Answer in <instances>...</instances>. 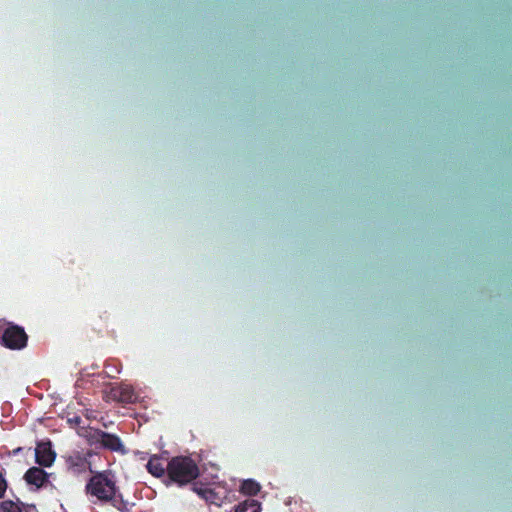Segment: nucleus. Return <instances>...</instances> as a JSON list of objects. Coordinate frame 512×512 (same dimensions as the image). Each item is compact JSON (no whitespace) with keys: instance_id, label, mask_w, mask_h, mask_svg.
<instances>
[{"instance_id":"1","label":"nucleus","mask_w":512,"mask_h":512,"mask_svg":"<svg viewBox=\"0 0 512 512\" xmlns=\"http://www.w3.org/2000/svg\"><path fill=\"white\" fill-rule=\"evenodd\" d=\"M200 475L197 463L189 456H175L168 461V479L179 486L193 482Z\"/></svg>"},{"instance_id":"2","label":"nucleus","mask_w":512,"mask_h":512,"mask_svg":"<svg viewBox=\"0 0 512 512\" xmlns=\"http://www.w3.org/2000/svg\"><path fill=\"white\" fill-rule=\"evenodd\" d=\"M86 493L97 498L100 502H109L117 494L118 489L111 472H98L86 484Z\"/></svg>"},{"instance_id":"3","label":"nucleus","mask_w":512,"mask_h":512,"mask_svg":"<svg viewBox=\"0 0 512 512\" xmlns=\"http://www.w3.org/2000/svg\"><path fill=\"white\" fill-rule=\"evenodd\" d=\"M84 437L90 446L121 454L126 453L122 440L116 434L108 433L98 428H89L86 430Z\"/></svg>"},{"instance_id":"4","label":"nucleus","mask_w":512,"mask_h":512,"mask_svg":"<svg viewBox=\"0 0 512 512\" xmlns=\"http://www.w3.org/2000/svg\"><path fill=\"white\" fill-rule=\"evenodd\" d=\"M95 455L91 449L71 450L62 456L65 470L78 476L86 472H92L90 458Z\"/></svg>"},{"instance_id":"5","label":"nucleus","mask_w":512,"mask_h":512,"mask_svg":"<svg viewBox=\"0 0 512 512\" xmlns=\"http://www.w3.org/2000/svg\"><path fill=\"white\" fill-rule=\"evenodd\" d=\"M28 335L24 328L8 323L1 336L0 343L10 350H21L27 346Z\"/></svg>"},{"instance_id":"6","label":"nucleus","mask_w":512,"mask_h":512,"mask_svg":"<svg viewBox=\"0 0 512 512\" xmlns=\"http://www.w3.org/2000/svg\"><path fill=\"white\" fill-rule=\"evenodd\" d=\"M108 399L122 404H132L137 401V394L128 384H117L110 388L107 392Z\"/></svg>"},{"instance_id":"7","label":"nucleus","mask_w":512,"mask_h":512,"mask_svg":"<svg viewBox=\"0 0 512 512\" xmlns=\"http://www.w3.org/2000/svg\"><path fill=\"white\" fill-rule=\"evenodd\" d=\"M55 452L52 450L51 443L40 442L35 449L36 462L44 467H49L55 460Z\"/></svg>"},{"instance_id":"8","label":"nucleus","mask_w":512,"mask_h":512,"mask_svg":"<svg viewBox=\"0 0 512 512\" xmlns=\"http://www.w3.org/2000/svg\"><path fill=\"white\" fill-rule=\"evenodd\" d=\"M147 470L153 476L160 478L168 476V461H165L157 455H153L147 462Z\"/></svg>"},{"instance_id":"9","label":"nucleus","mask_w":512,"mask_h":512,"mask_svg":"<svg viewBox=\"0 0 512 512\" xmlns=\"http://www.w3.org/2000/svg\"><path fill=\"white\" fill-rule=\"evenodd\" d=\"M24 479L28 484L40 488L48 481V474L42 468L32 467L26 471Z\"/></svg>"},{"instance_id":"10","label":"nucleus","mask_w":512,"mask_h":512,"mask_svg":"<svg viewBox=\"0 0 512 512\" xmlns=\"http://www.w3.org/2000/svg\"><path fill=\"white\" fill-rule=\"evenodd\" d=\"M0 512H30L20 500H4L0 502Z\"/></svg>"},{"instance_id":"11","label":"nucleus","mask_w":512,"mask_h":512,"mask_svg":"<svg viewBox=\"0 0 512 512\" xmlns=\"http://www.w3.org/2000/svg\"><path fill=\"white\" fill-rule=\"evenodd\" d=\"M111 505L120 512H134V503H130L122 498L121 494H116L110 501Z\"/></svg>"},{"instance_id":"12","label":"nucleus","mask_w":512,"mask_h":512,"mask_svg":"<svg viewBox=\"0 0 512 512\" xmlns=\"http://www.w3.org/2000/svg\"><path fill=\"white\" fill-rule=\"evenodd\" d=\"M261 504L254 499H247L235 507V512H260Z\"/></svg>"},{"instance_id":"13","label":"nucleus","mask_w":512,"mask_h":512,"mask_svg":"<svg viewBox=\"0 0 512 512\" xmlns=\"http://www.w3.org/2000/svg\"><path fill=\"white\" fill-rule=\"evenodd\" d=\"M260 485L253 479L244 480L240 486V492L244 495L255 496L260 491Z\"/></svg>"},{"instance_id":"14","label":"nucleus","mask_w":512,"mask_h":512,"mask_svg":"<svg viewBox=\"0 0 512 512\" xmlns=\"http://www.w3.org/2000/svg\"><path fill=\"white\" fill-rule=\"evenodd\" d=\"M207 496H206V499L205 501L209 504H214V505H217V506H220L221 505V498L220 496L218 495V493L211 489L210 492H207Z\"/></svg>"},{"instance_id":"15","label":"nucleus","mask_w":512,"mask_h":512,"mask_svg":"<svg viewBox=\"0 0 512 512\" xmlns=\"http://www.w3.org/2000/svg\"><path fill=\"white\" fill-rule=\"evenodd\" d=\"M8 488L7 480L3 472L0 471V499H3Z\"/></svg>"},{"instance_id":"16","label":"nucleus","mask_w":512,"mask_h":512,"mask_svg":"<svg viewBox=\"0 0 512 512\" xmlns=\"http://www.w3.org/2000/svg\"><path fill=\"white\" fill-rule=\"evenodd\" d=\"M210 490L211 488L209 487H197L196 485L193 486V491L204 500L206 499V496L208 494L207 492H210Z\"/></svg>"},{"instance_id":"17","label":"nucleus","mask_w":512,"mask_h":512,"mask_svg":"<svg viewBox=\"0 0 512 512\" xmlns=\"http://www.w3.org/2000/svg\"><path fill=\"white\" fill-rule=\"evenodd\" d=\"M67 422L70 427H76L82 422V419L80 416L74 415L73 417L68 418Z\"/></svg>"}]
</instances>
